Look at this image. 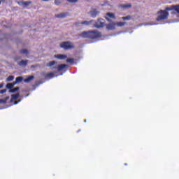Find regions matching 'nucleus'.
I'll list each match as a JSON object with an SVG mask.
<instances>
[{
  "label": "nucleus",
  "mask_w": 179,
  "mask_h": 179,
  "mask_svg": "<svg viewBox=\"0 0 179 179\" xmlns=\"http://www.w3.org/2000/svg\"><path fill=\"white\" fill-rule=\"evenodd\" d=\"M122 19L123 20H131V15H127L126 17H122Z\"/></svg>",
  "instance_id": "cd10ccee"
},
{
  "label": "nucleus",
  "mask_w": 179,
  "mask_h": 179,
  "mask_svg": "<svg viewBox=\"0 0 179 179\" xmlns=\"http://www.w3.org/2000/svg\"><path fill=\"white\" fill-rule=\"evenodd\" d=\"M119 8H122L123 9H127V8H132L131 4H120Z\"/></svg>",
  "instance_id": "9b49d317"
},
{
  "label": "nucleus",
  "mask_w": 179,
  "mask_h": 179,
  "mask_svg": "<svg viewBox=\"0 0 179 179\" xmlns=\"http://www.w3.org/2000/svg\"><path fill=\"white\" fill-rule=\"evenodd\" d=\"M173 10H175V12H177V13H179V5L173 6Z\"/></svg>",
  "instance_id": "412c9836"
},
{
  "label": "nucleus",
  "mask_w": 179,
  "mask_h": 179,
  "mask_svg": "<svg viewBox=\"0 0 179 179\" xmlns=\"http://www.w3.org/2000/svg\"><path fill=\"white\" fill-rule=\"evenodd\" d=\"M18 3L19 5H24V6H29V5H31V1H21Z\"/></svg>",
  "instance_id": "4468645a"
},
{
  "label": "nucleus",
  "mask_w": 179,
  "mask_h": 179,
  "mask_svg": "<svg viewBox=\"0 0 179 179\" xmlns=\"http://www.w3.org/2000/svg\"><path fill=\"white\" fill-rule=\"evenodd\" d=\"M15 85H16V84H15L14 82H13V83H8V84L6 85V87L7 89H10V90H12L13 87V86H15Z\"/></svg>",
  "instance_id": "dca6fc26"
},
{
  "label": "nucleus",
  "mask_w": 179,
  "mask_h": 179,
  "mask_svg": "<svg viewBox=\"0 0 179 179\" xmlns=\"http://www.w3.org/2000/svg\"><path fill=\"white\" fill-rule=\"evenodd\" d=\"M106 26V20L104 19L99 18L94 24V27L100 29V27H104Z\"/></svg>",
  "instance_id": "20e7f679"
},
{
  "label": "nucleus",
  "mask_w": 179,
  "mask_h": 179,
  "mask_svg": "<svg viewBox=\"0 0 179 179\" xmlns=\"http://www.w3.org/2000/svg\"><path fill=\"white\" fill-rule=\"evenodd\" d=\"M17 103H19V101H16L14 102V104H17Z\"/></svg>",
  "instance_id": "72a5a7b5"
},
{
  "label": "nucleus",
  "mask_w": 179,
  "mask_h": 179,
  "mask_svg": "<svg viewBox=\"0 0 179 179\" xmlns=\"http://www.w3.org/2000/svg\"><path fill=\"white\" fill-rule=\"evenodd\" d=\"M0 5H1V1H0Z\"/></svg>",
  "instance_id": "c9c22d12"
},
{
  "label": "nucleus",
  "mask_w": 179,
  "mask_h": 179,
  "mask_svg": "<svg viewBox=\"0 0 179 179\" xmlns=\"http://www.w3.org/2000/svg\"><path fill=\"white\" fill-rule=\"evenodd\" d=\"M67 64H73L75 62V59L74 58H69L66 59Z\"/></svg>",
  "instance_id": "aec40b11"
},
{
  "label": "nucleus",
  "mask_w": 179,
  "mask_h": 179,
  "mask_svg": "<svg viewBox=\"0 0 179 179\" xmlns=\"http://www.w3.org/2000/svg\"><path fill=\"white\" fill-rule=\"evenodd\" d=\"M20 87H16L13 89H11L9 90V93H15V92H17L19 90Z\"/></svg>",
  "instance_id": "f3484780"
},
{
  "label": "nucleus",
  "mask_w": 179,
  "mask_h": 179,
  "mask_svg": "<svg viewBox=\"0 0 179 179\" xmlns=\"http://www.w3.org/2000/svg\"><path fill=\"white\" fill-rule=\"evenodd\" d=\"M68 15L67 13H61L59 14H57L55 15V17H58V18H64V17H66V16Z\"/></svg>",
  "instance_id": "0eeeda50"
},
{
  "label": "nucleus",
  "mask_w": 179,
  "mask_h": 179,
  "mask_svg": "<svg viewBox=\"0 0 179 179\" xmlns=\"http://www.w3.org/2000/svg\"><path fill=\"white\" fill-rule=\"evenodd\" d=\"M19 96H20L19 93L13 94V95H11V99H12V100H16L17 99H19Z\"/></svg>",
  "instance_id": "a211bd4d"
},
{
  "label": "nucleus",
  "mask_w": 179,
  "mask_h": 179,
  "mask_svg": "<svg viewBox=\"0 0 179 179\" xmlns=\"http://www.w3.org/2000/svg\"><path fill=\"white\" fill-rule=\"evenodd\" d=\"M29 61L27 60H21L20 62H18V65L20 66H26L28 64Z\"/></svg>",
  "instance_id": "1a4fd4ad"
},
{
  "label": "nucleus",
  "mask_w": 179,
  "mask_h": 179,
  "mask_svg": "<svg viewBox=\"0 0 179 179\" xmlns=\"http://www.w3.org/2000/svg\"><path fill=\"white\" fill-rule=\"evenodd\" d=\"M23 80V77L19 76L15 78V81L14 82V84L17 85V83H20Z\"/></svg>",
  "instance_id": "ddd939ff"
},
{
  "label": "nucleus",
  "mask_w": 179,
  "mask_h": 179,
  "mask_svg": "<svg viewBox=\"0 0 179 179\" xmlns=\"http://www.w3.org/2000/svg\"><path fill=\"white\" fill-rule=\"evenodd\" d=\"M60 47L61 48H63V50H73V48H75V45H73V43L71 41H65V42H62L60 44Z\"/></svg>",
  "instance_id": "7ed1b4c3"
},
{
  "label": "nucleus",
  "mask_w": 179,
  "mask_h": 179,
  "mask_svg": "<svg viewBox=\"0 0 179 179\" xmlns=\"http://www.w3.org/2000/svg\"><path fill=\"white\" fill-rule=\"evenodd\" d=\"M20 54H29V50L27 49H22L20 50Z\"/></svg>",
  "instance_id": "393cba45"
},
{
  "label": "nucleus",
  "mask_w": 179,
  "mask_h": 179,
  "mask_svg": "<svg viewBox=\"0 0 179 179\" xmlns=\"http://www.w3.org/2000/svg\"><path fill=\"white\" fill-rule=\"evenodd\" d=\"M80 37L83 38H90V40H97L101 38V33L98 31H85L79 34Z\"/></svg>",
  "instance_id": "f257e3e1"
},
{
  "label": "nucleus",
  "mask_w": 179,
  "mask_h": 179,
  "mask_svg": "<svg viewBox=\"0 0 179 179\" xmlns=\"http://www.w3.org/2000/svg\"><path fill=\"white\" fill-rule=\"evenodd\" d=\"M13 79H15V76H10L7 78L6 80H7V82H12V80H13Z\"/></svg>",
  "instance_id": "4be33fe9"
},
{
  "label": "nucleus",
  "mask_w": 179,
  "mask_h": 179,
  "mask_svg": "<svg viewBox=\"0 0 179 179\" xmlns=\"http://www.w3.org/2000/svg\"><path fill=\"white\" fill-rule=\"evenodd\" d=\"M157 13V15H159L156 19L157 22H162V20H167V19L169 18V12L164 10H161L158 11Z\"/></svg>",
  "instance_id": "f03ea898"
},
{
  "label": "nucleus",
  "mask_w": 179,
  "mask_h": 179,
  "mask_svg": "<svg viewBox=\"0 0 179 179\" xmlns=\"http://www.w3.org/2000/svg\"><path fill=\"white\" fill-rule=\"evenodd\" d=\"M45 78H54V73H48L46 74Z\"/></svg>",
  "instance_id": "a878e982"
},
{
  "label": "nucleus",
  "mask_w": 179,
  "mask_h": 179,
  "mask_svg": "<svg viewBox=\"0 0 179 179\" xmlns=\"http://www.w3.org/2000/svg\"><path fill=\"white\" fill-rule=\"evenodd\" d=\"M55 64H57V62L51 61L48 63V66H52V65H55Z\"/></svg>",
  "instance_id": "bb28decb"
},
{
  "label": "nucleus",
  "mask_w": 179,
  "mask_h": 179,
  "mask_svg": "<svg viewBox=\"0 0 179 179\" xmlns=\"http://www.w3.org/2000/svg\"><path fill=\"white\" fill-rule=\"evenodd\" d=\"M55 58H57V59H66V58H68V56L66 55H55Z\"/></svg>",
  "instance_id": "6e6552de"
},
{
  "label": "nucleus",
  "mask_w": 179,
  "mask_h": 179,
  "mask_svg": "<svg viewBox=\"0 0 179 179\" xmlns=\"http://www.w3.org/2000/svg\"><path fill=\"white\" fill-rule=\"evenodd\" d=\"M33 79H34V76H29L28 78H25L24 80V83H30V82H31V80H33Z\"/></svg>",
  "instance_id": "9d476101"
},
{
  "label": "nucleus",
  "mask_w": 179,
  "mask_h": 179,
  "mask_svg": "<svg viewBox=\"0 0 179 179\" xmlns=\"http://www.w3.org/2000/svg\"><path fill=\"white\" fill-rule=\"evenodd\" d=\"M91 13V16H92V17H96V16H97V15H99V11H96V10H93L90 12Z\"/></svg>",
  "instance_id": "2eb2a0df"
},
{
  "label": "nucleus",
  "mask_w": 179,
  "mask_h": 179,
  "mask_svg": "<svg viewBox=\"0 0 179 179\" xmlns=\"http://www.w3.org/2000/svg\"><path fill=\"white\" fill-rule=\"evenodd\" d=\"M6 104V99H0V104Z\"/></svg>",
  "instance_id": "c756f323"
},
{
  "label": "nucleus",
  "mask_w": 179,
  "mask_h": 179,
  "mask_svg": "<svg viewBox=\"0 0 179 179\" xmlns=\"http://www.w3.org/2000/svg\"><path fill=\"white\" fill-rule=\"evenodd\" d=\"M173 9H174L173 6H171L170 7H166L164 10H166V12H169V10H173Z\"/></svg>",
  "instance_id": "5701e85b"
},
{
  "label": "nucleus",
  "mask_w": 179,
  "mask_h": 179,
  "mask_svg": "<svg viewBox=\"0 0 179 179\" xmlns=\"http://www.w3.org/2000/svg\"><path fill=\"white\" fill-rule=\"evenodd\" d=\"M106 19L108 20V22H110V19H115V15H114L113 13H107Z\"/></svg>",
  "instance_id": "39448f33"
},
{
  "label": "nucleus",
  "mask_w": 179,
  "mask_h": 179,
  "mask_svg": "<svg viewBox=\"0 0 179 179\" xmlns=\"http://www.w3.org/2000/svg\"><path fill=\"white\" fill-rule=\"evenodd\" d=\"M3 87V84H0V89H2Z\"/></svg>",
  "instance_id": "473e14b6"
},
{
  "label": "nucleus",
  "mask_w": 179,
  "mask_h": 179,
  "mask_svg": "<svg viewBox=\"0 0 179 179\" xmlns=\"http://www.w3.org/2000/svg\"><path fill=\"white\" fill-rule=\"evenodd\" d=\"M76 24L78 25V24H79V23L76 22Z\"/></svg>",
  "instance_id": "f704fd0d"
},
{
  "label": "nucleus",
  "mask_w": 179,
  "mask_h": 179,
  "mask_svg": "<svg viewBox=\"0 0 179 179\" xmlns=\"http://www.w3.org/2000/svg\"><path fill=\"white\" fill-rule=\"evenodd\" d=\"M4 93H6V89L0 90V94H3Z\"/></svg>",
  "instance_id": "7c9ffc66"
},
{
  "label": "nucleus",
  "mask_w": 179,
  "mask_h": 179,
  "mask_svg": "<svg viewBox=\"0 0 179 179\" xmlns=\"http://www.w3.org/2000/svg\"><path fill=\"white\" fill-rule=\"evenodd\" d=\"M92 23H93V20L83 21L80 22V24H85V26H90V24H92Z\"/></svg>",
  "instance_id": "f8f14e48"
},
{
  "label": "nucleus",
  "mask_w": 179,
  "mask_h": 179,
  "mask_svg": "<svg viewBox=\"0 0 179 179\" xmlns=\"http://www.w3.org/2000/svg\"><path fill=\"white\" fill-rule=\"evenodd\" d=\"M55 5H57V6L61 5V1H59V0H55Z\"/></svg>",
  "instance_id": "c85d7f7f"
},
{
  "label": "nucleus",
  "mask_w": 179,
  "mask_h": 179,
  "mask_svg": "<svg viewBox=\"0 0 179 179\" xmlns=\"http://www.w3.org/2000/svg\"><path fill=\"white\" fill-rule=\"evenodd\" d=\"M67 1L75 3L78 2V0H67Z\"/></svg>",
  "instance_id": "2f4dec72"
},
{
  "label": "nucleus",
  "mask_w": 179,
  "mask_h": 179,
  "mask_svg": "<svg viewBox=\"0 0 179 179\" xmlns=\"http://www.w3.org/2000/svg\"><path fill=\"white\" fill-rule=\"evenodd\" d=\"M107 29L108 30H114V29H115V25L110 24L107 26Z\"/></svg>",
  "instance_id": "6ab92c4d"
},
{
  "label": "nucleus",
  "mask_w": 179,
  "mask_h": 179,
  "mask_svg": "<svg viewBox=\"0 0 179 179\" xmlns=\"http://www.w3.org/2000/svg\"><path fill=\"white\" fill-rule=\"evenodd\" d=\"M125 23L126 22H117L116 24L119 27H122V26H125Z\"/></svg>",
  "instance_id": "b1692460"
},
{
  "label": "nucleus",
  "mask_w": 179,
  "mask_h": 179,
  "mask_svg": "<svg viewBox=\"0 0 179 179\" xmlns=\"http://www.w3.org/2000/svg\"><path fill=\"white\" fill-rule=\"evenodd\" d=\"M66 66H68L66 64H59L57 67L55 66L53 68L57 69L58 72H61V71H64Z\"/></svg>",
  "instance_id": "423d86ee"
}]
</instances>
